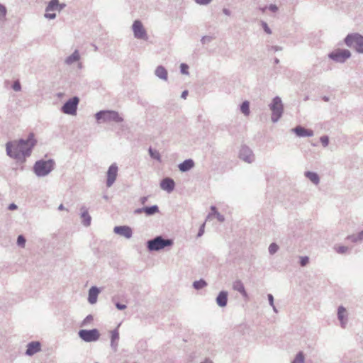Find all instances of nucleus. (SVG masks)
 Wrapping results in <instances>:
<instances>
[{
  "label": "nucleus",
  "mask_w": 363,
  "mask_h": 363,
  "mask_svg": "<svg viewBox=\"0 0 363 363\" xmlns=\"http://www.w3.org/2000/svg\"><path fill=\"white\" fill-rule=\"evenodd\" d=\"M37 143L35 135L30 133L26 139L9 141L6 144V151L9 157L20 162H24L26 158L31 155L32 150Z\"/></svg>",
  "instance_id": "nucleus-1"
},
{
  "label": "nucleus",
  "mask_w": 363,
  "mask_h": 363,
  "mask_svg": "<svg viewBox=\"0 0 363 363\" xmlns=\"http://www.w3.org/2000/svg\"><path fill=\"white\" fill-rule=\"evenodd\" d=\"M55 164V162L52 159L48 160H40L34 164L33 172L38 177H45L54 169Z\"/></svg>",
  "instance_id": "nucleus-2"
},
{
  "label": "nucleus",
  "mask_w": 363,
  "mask_h": 363,
  "mask_svg": "<svg viewBox=\"0 0 363 363\" xmlns=\"http://www.w3.org/2000/svg\"><path fill=\"white\" fill-rule=\"evenodd\" d=\"M147 248L149 251H160L166 247H169L173 245L172 239H164L162 236L158 235L153 239L147 240Z\"/></svg>",
  "instance_id": "nucleus-3"
},
{
  "label": "nucleus",
  "mask_w": 363,
  "mask_h": 363,
  "mask_svg": "<svg viewBox=\"0 0 363 363\" xmlns=\"http://www.w3.org/2000/svg\"><path fill=\"white\" fill-rule=\"evenodd\" d=\"M345 45L354 48L357 52L363 53V35L354 33L348 34L344 39Z\"/></svg>",
  "instance_id": "nucleus-4"
},
{
  "label": "nucleus",
  "mask_w": 363,
  "mask_h": 363,
  "mask_svg": "<svg viewBox=\"0 0 363 363\" xmlns=\"http://www.w3.org/2000/svg\"><path fill=\"white\" fill-rule=\"evenodd\" d=\"M95 118L98 123L101 121L104 122L114 121L116 123H121L123 118L119 115L118 112L111 110H103L95 114Z\"/></svg>",
  "instance_id": "nucleus-5"
},
{
  "label": "nucleus",
  "mask_w": 363,
  "mask_h": 363,
  "mask_svg": "<svg viewBox=\"0 0 363 363\" xmlns=\"http://www.w3.org/2000/svg\"><path fill=\"white\" fill-rule=\"evenodd\" d=\"M269 107L272 111V121L273 123L278 122L284 112V106L281 98L279 96H275L269 105Z\"/></svg>",
  "instance_id": "nucleus-6"
},
{
  "label": "nucleus",
  "mask_w": 363,
  "mask_h": 363,
  "mask_svg": "<svg viewBox=\"0 0 363 363\" xmlns=\"http://www.w3.org/2000/svg\"><path fill=\"white\" fill-rule=\"evenodd\" d=\"M79 337L86 342L97 341L100 337V333L98 329L91 330L82 329L78 332Z\"/></svg>",
  "instance_id": "nucleus-7"
},
{
  "label": "nucleus",
  "mask_w": 363,
  "mask_h": 363,
  "mask_svg": "<svg viewBox=\"0 0 363 363\" xmlns=\"http://www.w3.org/2000/svg\"><path fill=\"white\" fill-rule=\"evenodd\" d=\"M351 57V52L347 49H336L328 54V57L337 63H344Z\"/></svg>",
  "instance_id": "nucleus-8"
},
{
  "label": "nucleus",
  "mask_w": 363,
  "mask_h": 363,
  "mask_svg": "<svg viewBox=\"0 0 363 363\" xmlns=\"http://www.w3.org/2000/svg\"><path fill=\"white\" fill-rule=\"evenodd\" d=\"M79 99L77 96H73L68 99L62 106L61 111L68 115H76Z\"/></svg>",
  "instance_id": "nucleus-9"
},
{
  "label": "nucleus",
  "mask_w": 363,
  "mask_h": 363,
  "mask_svg": "<svg viewBox=\"0 0 363 363\" xmlns=\"http://www.w3.org/2000/svg\"><path fill=\"white\" fill-rule=\"evenodd\" d=\"M132 28L134 33V37L135 38L143 40L147 39L146 30H145L143 23L140 21H135L133 23Z\"/></svg>",
  "instance_id": "nucleus-10"
},
{
  "label": "nucleus",
  "mask_w": 363,
  "mask_h": 363,
  "mask_svg": "<svg viewBox=\"0 0 363 363\" xmlns=\"http://www.w3.org/2000/svg\"><path fill=\"white\" fill-rule=\"evenodd\" d=\"M239 157L240 160L247 163H252L255 160L252 150L246 145L241 146L239 152Z\"/></svg>",
  "instance_id": "nucleus-11"
},
{
  "label": "nucleus",
  "mask_w": 363,
  "mask_h": 363,
  "mask_svg": "<svg viewBox=\"0 0 363 363\" xmlns=\"http://www.w3.org/2000/svg\"><path fill=\"white\" fill-rule=\"evenodd\" d=\"M118 166L116 163L112 164L107 171L106 186L111 187L115 182L118 175Z\"/></svg>",
  "instance_id": "nucleus-12"
},
{
  "label": "nucleus",
  "mask_w": 363,
  "mask_h": 363,
  "mask_svg": "<svg viewBox=\"0 0 363 363\" xmlns=\"http://www.w3.org/2000/svg\"><path fill=\"white\" fill-rule=\"evenodd\" d=\"M113 232L116 234L120 235L127 239L130 238L133 235L132 228L128 225L116 226L113 228Z\"/></svg>",
  "instance_id": "nucleus-13"
},
{
  "label": "nucleus",
  "mask_w": 363,
  "mask_h": 363,
  "mask_svg": "<svg viewBox=\"0 0 363 363\" xmlns=\"http://www.w3.org/2000/svg\"><path fill=\"white\" fill-rule=\"evenodd\" d=\"M41 351V343L39 341H32L28 343L25 354L31 357Z\"/></svg>",
  "instance_id": "nucleus-14"
},
{
  "label": "nucleus",
  "mask_w": 363,
  "mask_h": 363,
  "mask_svg": "<svg viewBox=\"0 0 363 363\" xmlns=\"http://www.w3.org/2000/svg\"><path fill=\"white\" fill-rule=\"evenodd\" d=\"M291 131L298 137H312L314 134L312 130L306 129L301 125L296 126L291 129Z\"/></svg>",
  "instance_id": "nucleus-15"
},
{
  "label": "nucleus",
  "mask_w": 363,
  "mask_h": 363,
  "mask_svg": "<svg viewBox=\"0 0 363 363\" xmlns=\"http://www.w3.org/2000/svg\"><path fill=\"white\" fill-rule=\"evenodd\" d=\"M160 187L162 189L171 193L173 191L175 187V182L173 179L170 177H166L162 179L160 182Z\"/></svg>",
  "instance_id": "nucleus-16"
},
{
  "label": "nucleus",
  "mask_w": 363,
  "mask_h": 363,
  "mask_svg": "<svg viewBox=\"0 0 363 363\" xmlns=\"http://www.w3.org/2000/svg\"><path fill=\"white\" fill-rule=\"evenodd\" d=\"M337 318L340 322L341 328H345L347 323V313L346 308L342 306L337 308Z\"/></svg>",
  "instance_id": "nucleus-17"
},
{
  "label": "nucleus",
  "mask_w": 363,
  "mask_h": 363,
  "mask_svg": "<svg viewBox=\"0 0 363 363\" xmlns=\"http://www.w3.org/2000/svg\"><path fill=\"white\" fill-rule=\"evenodd\" d=\"M80 211H81L80 216H81V218L82 219V223L85 227L89 226L91 225V217L88 212V209L85 206H82L80 208Z\"/></svg>",
  "instance_id": "nucleus-18"
},
{
  "label": "nucleus",
  "mask_w": 363,
  "mask_h": 363,
  "mask_svg": "<svg viewBox=\"0 0 363 363\" xmlns=\"http://www.w3.org/2000/svg\"><path fill=\"white\" fill-rule=\"evenodd\" d=\"M228 293L226 291H221L216 298V303L220 307H225L228 303Z\"/></svg>",
  "instance_id": "nucleus-19"
},
{
  "label": "nucleus",
  "mask_w": 363,
  "mask_h": 363,
  "mask_svg": "<svg viewBox=\"0 0 363 363\" xmlns=\"http://www.w3.org/2000/svg\"><path fill=\"white\" fill-rule=\"evenodd\" d=\"M100 290L97 286H91L89 290L88 301L91 304H94L97 301V297Z\"/></svg>",
  "instance_id": "nucleus-20"
},
{
  "label": "nucleus",
  "mask_w": 363,
  "mask_h": 363,
  "mask_svg": "<svg viewBox=\"0 0 363 363\" xmlns=\"http://www.w3.org/2000/svg\"><path fill=\"white\" fill-rule=\"evenodd\" d=\"M194 162L192 159H186L178 165V168L182 172H186L194 167Z\"/></svg>",
  "instance_id": "nucleus-21"
},
{
  "label": "nucleus",
  "mask_w": 363,
  "mask_h": 363,
  "mask_svg": "<svg viewBox=\"0 0 363 363\" xmlns=\"http://www.w3.org/2000/svg\"><path fill=\"white\" fill-rule=\"evenodd\" d=\"M111 333V347L114 352H116L118 348V342L119 340V333L118 329H115L112 330Z\"/></svg>",
  "instance_id": "nucleus-22"
},
{
  "label": "nucleus",
  "mask_w": 363,
  "mask_h": 363,
  "mask_svg": "<svg viewBox=\"0 0 363 363\" xmlns=\"http://www.w3.org/2000/svg\"><path fill=\"white\" fill-rule=\"evenodd\" d=\"M155 74L160 79L164 81L167 80L168 73L165 67L162 65H159L157 67L155 71Z\"/></svg>",
  "instance_id": "nucleus-23"
},
{
  "label": "nucleus",
  "mask_w": 363,
  "mask_h": 363,
  "mask_svg": "<svg viewBox=\"0 0 363 363\" xmlns=\"http://www.w3.org/2000/svg\"><path fill=\"white\" fill-rule=\"evenodd\" d=\"M233 289L235 291L240 292L243 297H247V294L245 291L244 284L240 280H236L233 282Z\"/></svg>",
  "instance_id": "nucleus-24"
},
{
  "label": "nucleus",
  "mask_w": 363,
  "mask_h": 363,
  "mask_svg": "<svg viewBox=\"0 0 363 363\" xmlns=\"http://www.w3.org/2000/svg\"><path fill=\"white\" fill-rule=\"evenodd\" d=\"M304 175L306 178H308L313 184L318 185L320 182V177L316 172L306 171L304 173Z\"/></svg>",
  "instance_id": "nucleus-25"
},
{
  "label": "nucleus",
  "mask_w": 363,
  "mask_h": 363,
  "mask_svg": "<svg viewBox=\"0 0 363 363\" xmlns=\"http://www.w3.org/2000/svg\"><path fill=\"white\" fill-rule=\"evenodd\" d=\"M79 59H80V55H79V51L77 50H75L72 55H70L65 59V63L67 65H69L73 64L75 62L79 61Z\"/></svg>",
  "instance_id": "nucleus-26"
},
{
  "label": "nucleus",
  "mask_w": 363,
  "mask_h": 363,
  "mask_svg": "<svg viewBox=\"0 0 363 363\" xmlns=\"http://www.w3.org/2000/svg\"><path fill=\"white\" fill-rule=\"evenodd\" d=\"M144 213L147 216H153L157 213H159V207L157 205H153L151 206H144L143 207Z\"/></svg>",
  "instance_id": "nucleus-27"
},
{
  "label": "nucleus",
  "mask_w": 363,
  "mask_h": 363,
  "mask_svg": "<svg viewBox=\"0 0 363 363\" xmlns=\"http://www.w3.org/2000/svg\"><path fill=\"white\" fill-rule=\"evenodd\" d=\"M59 0H50L45 8L46 12L58 11Z\"/></svg>",
  "instance_id": "nucleus-28"
},
{
  "label": "nucleus",
  "mask_w": 363,
  "mask_h": 363,
  "mask_svg": "<svg viewBox=\"0 0 363 363\" xmlns=\"http://www.w3.org/2000/svg\"><path fill=\"white\" fill-rule=\"evenodd\" d=\"M240 111L245 116H248L250 113V102L248 101H243L240 106Z\"/></svg>",
  "instance_id": "nucleus-29"
},
{
  "label": "nucleus",
  "mask_w": 363,
  "mask_h": 363,
  "mask_svg": "<svg viewBox=\"0 0 363 363\" xmlns=\"http://www.w3.org/2000/svg\"><path fill=\"white\" fill-rule=\"evenodd\" d=\"M148 152H149L150 156L152 159H155L159 162L161 161V156H160V152L157 150L152 149V147H150L148 150Z\"/></svg>",
  "instance_id": "nucleus-30"
},
{
  "label": "nucleus",
  "mask_w": 363,
  "mask_h": 363,
  "mask_svg": "<svg viewBox=\"0 0 363 363\" xmlns=\"http://www.w3.org/2000/svg\"><path fill=\"white\" fill-rule=\"evenodd\" d=\"M207 285V283L205 280L203 279H200L199 281H195L194 283H193V286L195 289L196 290H199V289H203V287H205Z\"/></svg>",
  "instance_id": "nucleus-31"
},
{
  "label": "nucleus",
  "mask_w": 363,
  "mask_h": 363,
  "mask_svg": "<svg viewBox=\"0 0 363 363\" xmlns=\"http://www.w3.org/2000/svg\"><path fill=\"white\" fill-rule=\"evenodd\" d=\"M305 357L303 352H298L291 363H304Z\"/></svg>",
  "instance_id": "nucleus-32"
},
{
  "label": "nucleus",
  "mask_w": 363,
  "mask_h": 363,
  "mask_svg": "<svg viewBox=\"0 0 363 363\" xmlns=\"http://www.w3.org/2000/svg\"><path fill=\"white\" fill-rule=\"evenodd\" d=\"M26 240L23 235H19L17 238V245L23 248L26 245Z\"/></svg>",
  "instance_id": "nucleus-33"
},
{
  "label": "nucleus",
  "mask_w": 363,
  "mask_h": 363,
  "mask_svg": "<svg viewBox=\"0 0 363 363\" xmlns=\"http://www.w3.org/2000/svg\"><path fill=\"white\" fill-rule=\"evenodd\" d=\"M279 250V246L275 243L272 242L269 246V252L270 255L275 254Z\"/></svg>",
  "instance_id": "nucleus-34"
},
{
  "label": "nucleus",
  "mask_w": 363,
  "mask_h": 363,
  "mask_svg": "<svg viewBox=\"0 0 363 363\" xmlns=\"http://www.w3.org/2000/svg\"><path fill=\"white\" fill-rule=\"evenodd\" d=\"M94 318L92 315H88L82 322L81 326L84 327L86 326L88 324L91 323L93 320Z\"/></svg>",
  "instance_id": "nucleus-35"
},
{
  "label": "nucleus",
  "mask_w": 363,
  "mask_h": 363,
  "mask_svg": "<svg viewBox=\"0 0 363 363\" xmlns=\"http://www.w3.org/2000/svg\"><path fill=\"white\" fill-rule=\"evenodd\" d=\"M320 141L322 144V145L325 147L329 144V138L328 135H323L320 138Z\"/></svg>",
  "instance_id": "nucleus-36"
},
{
  "label": "nucleus",
  "mask_w": 363,
  "mask_h": 363,
  "mask_svg": "<svg viewBox=\"0 0 363 363\" xmlns=\"http://www.w3.org/2000/svg\"><path fill=\"white\" fill-rule=\"evenodd\" d=\"M357 236H358L357 234L350 235L347 236L346 240L351 241L352 242H354V243L360 242V240H359Z\"/></svg>",
  "instance_id": "nucleus-37"
},
{
  "label": "nucleus",
  "mask_w": 363,
  "mask_h": 363,
  "mask_svg": "<svg viewBox=\"0 0 363 363\" xmlns=\"http://www.w3.org/2000/svg\"><path fill=\"white\" fill-rule=\"evenodd\" d=\"M12 89L16 91H20L21 90V85L18 80H16L13 82Z\"/></svg>",
  "instance_id": "nucleus-38"
},
{
  "label": "nucleus",
  "mask_w": 363,
  "mask_h": 363,
  "mask_svg": "<svg viewBox=\"0 0 363 363\" xmlns=\"http://www.w3.org/2000/svg\"><path fill=\"white\" fill-rule=\"evenodd\" d=\"M189 66L185 63H182L180 65V72L184 74H188Z\"/></svg>",
  "instance_id": "nucleus-39"
},
{
  "label": "nucleus",
  "mask_w": 363,
  "mask_h": 363,
  "mask_svg": "<svg viewBox=\"0 0 363 363\" xmlns=\"http://www.w3.org/2000/svg\"><path fill=\"white\" fill-rule=\"evenodd\" d=\"M7 13L6 6L0 4V18H5Z\"/></svg>",
  "instance_id": "nucleus-40"
},
{
  "label": "nucleus",
  "mask_w": 363,
  "mask_h": 363,
  "mask_svg": "<svg viewBox=\"0 0 363 363\" xmlns=\"http://www.w3.org/2000/svg\"><path fill=\"white\" fill-rule=\"evenodd\" d=\"M261 26H262L263 30H264V32H266L267 34H271L272 33V30L268 26V25H267V23L266 22L261 21Z\"/></svg>",
  "instance_id": "nucleus-41"
},
{
  "label": "nucleus",
  "mask_w": 363,
  "mask_h": 363,
  "mask_svg": "<svg viewBox=\"0 0 363 363\" xmlns=\"http://www.w3.org/2000/svg\"><path fill=\"white\" fill-rule=\"evenodd\" d=\"M309 262V258L307 256L300 257V265L305 267Z\"/></svg>",
  "instance_id": "nucleus-42"
},
{
  "label": "nucleus",
  "mask_w": 363,
  "mask_h": 363,
  "mask_svg": "<svg viewBox=\"0 0 363 363\" xmlns=\"http://www.w3.org/2000/svg\"><path fill=\"white\" fill-rule=\"evenodd\" d=\"M347 250H348V247L346 246H339L336 249V252L339 254H344L347 251Z\"/></svg>",
  "instance_id": "nucleus-43"
},
{
  "label": "nucleus",
  "mask_w": 363,
  "mask_h": 363,
  "mask_svg": "<svg viewBox=\"0 0 363 363\" xmlns=\"http://www.w3.org/2000/svg\"><path fill=\"white\" fill-rule=\"evenodd\" d=\"M267 9L272 13H276L278 11L279 8L276 4H270L269 6H267Z\"/></svg>",
  "instance_id": "nucleus-44"
},
{
  "label": "nucleus",
  "mask_w": 363,
  "mask_h": 363,
  "mask_svg": "<svg viewBox=\"0 0 363 363\" xmlns=\"http://www.w3.org/2000/svg\"><path fill=\"white\" fill-rule=\"evenodd\" d=\"M213 40L211 36H203L201 39V42L202 44H206L210 43Z\"/></svg>",
  "instance_id": "nucleus-45"
},
{
  "label": "nucleus",
  "mask_w": 363,
  "mask_h": 363,
  "mask_svg": "<svg viewBox=\"0 0 363 363\" xmlns=\"http://www.w3.org/2000/svg\"><path fill=\"white\" fill-rule=\"evenodd\" d=\"M194 1L197 4H199V5H208L212 1V0H194Z\"/></svg>",
  "instance_id": "nucleus-46"
},
{
  "label": "nucleus",
  "mask_w": 363,
  "mask_h": 363,
  "mask_svg": "<svg viewBox=\"0 0 363 363\" xmlns=\"http://www.w3.org/2000/svg\"><path fill=\"white\" fill-rule=\"evenodd\" d=\"M115 306L117 309L122 311L127 308V306L125 304L121 303L119 302H115Z\"/></svg>",
  "instance_id": "nucleus-47"
},
{
  "label": "nucleus",
  "mask_w": 363,
  "mask_h": 363,
  "mask_svg": "<svg viewBox=\"0 0 363 363\" xmlns=\"http://www.w3.org/2000/svg\"><path fill=\"white\" fill-rule=\"evenodd\" d=\"M45 18L48 19H55L56 18L55 13L46 12L44 15Z\"/></svg>",
  "instance_id": "nucleus-48"
},
{
  "label": "nucleus",
  "mask_w": 363,
  "mask_h": 363,
  "mask_svg": "<svg viewBox=\"0 0 363 363\" xmlns=\"http://www.w3.org/2000/svg\"><path fill=\"white\" fill-rule=\"evenodd\" d=\"M204 228H205V223H203L200 226V228L199 229L198 234H197V237H201V236H202L203 235V233H204Z\"/></svg>",
  "instance_id": "nucleus-49"
},
{
  "label": "nucleus",
  "mask_w": 363,
  "mask_h": 363,
  "mask_svg": "<svg viewBox=\"0 0 363 363\" xmlns=\"http://www.w3.org/2000/svg\"><path fill=\"white\" fill-rule=\"evenodd\" d=\"M215 216L216 217L218 220L220 221V222H223L225 220L224 216L220 214L219 212H216V213L215 214Z\"/></svg>",
  "instance_id": "nucleus-50"
},
{
  "label": "nucleus",
  "mask_w": 363,
  "mask_h": 363,
  "mask_svg": "<svg viewBox=\"0 0 363 363\" xmlns=\"http://www.w3.org/2000/svg\"><path fill=\"white\" fill-rule=\"evenodd\" d=\"M211 212L208 215V217L207 218H209L211 216H212L213 215L215 216V214L216 213V212H218L216 206H212L211 207Z\"/></svg>",
  "instance_id": "nucleus-51"
},
{
  "label": "nucleus",
  "mask_w": 363,
  "mask_h": 363,
  "mask_svg": "<svg viewBox=\"0 0 363 363\" xmlns=\"http://www.w3.org/2000/svg\"><path fill=\"white\" fill-rule=\"evenodd\" d=\"M267 298H268V301H269V303L270 306H273L274 305V296H272V294H269L267 295Z\"/></svg>",
  "instance_id": "nucleus-52"
},
{
  "label": "nucleus",
  "mask_w": 363,
  "mask_h": 363,
  "mask_svg": "<svg viewBox=\"0 0 363 363\" xmlns=\"http://www.w3.org/2000/svg\"><path fill=\"white\" fill-rule=\"evenodd\" d=\"M17 208H18L17 205H16L15 203H11L9 206L8 209L10 210V211H13V210L17 209Z\"/></svg>",
  "instance_id": "nucleus-53"
},
{
  "label": "nucleus",
  "mask_w": 363,
  "mask_h": 363,
  "mask_svg": "<svg viewBox=\"0 0 363 363\" xmlns=\"http://www.w3.org/2000/svg\"><path fill=\"white\" fill-rule=\"evenodd\" d=\"M148 199V196H143L140 199L141 204L144 205Z\"/></svg>",
  "instance_id": "nucleus-54"
},
{
  "label": "nucleus",
  "mask_w": 363,
  "mask_h": 363,
  "mask_svg": "<svg viewBox=\"0 0 363 363\" xmlns=\"http://www.w3.org/2000/svg\"><path fill=\"white\" fill-rule=\"evenodd\" d=\"M223 13L226 16L231 15V11L228 9H226V8L223 9Z\"/></svg>",
  "instance_id": "nucleus-55"
},
{
  "label": "nucleus",
  "mask_w": 363,
  "mask_h": 363,
  "mask_svg": "<svg viewBox=\"0 0 363 363\" xmlns=\"http://www.w3.org/2000/svg\"><path fill=\"white\" fill-rule=\"evenodd\" d=\"M142 213H144L143 207L137 208L134 211L135 214H140Z\"/></svg>",
  "instance_id": "nucleus-56"
},
{
  "label": "nucleus",
  "mask_w": 363,
  "mask_h": 363,
  "mask_svg": "<svg viewBox=\"0 0 363 363\" xmlns=\"http://www.w3.org/2000/svg\"><path fill=\"white\" fill-rule=\"evenodd\" d=\"M271 49L274 50V51H281V50H282V48L280 47V46H277V45L272 46Z\"/></svg>",
  "instance_id": "nucleus-57"
},
{
  "label": "nucleus",
  "mask_w": 363,
  "mask_h": 363,
  "mask_svg": "<svg viewBox=\"0 0 363 363\" xmlns=\"http://www.w3.org/2000/svg\"><path fill=\"white\" fill-rule=\"evenodd\" d=\"M188 94H189L188 91L187 90H184V91H182L181 97L182 99H186Z\"/></svg>",
  "instance_id": "nucleus-58"
},
{
  "label": "nucleus",
  "mask_w": 363,
  "mask_h": 363,
  "mask_svg": "<svg viewBox=\"0 0 363 363\" xmlns=\"http://www.w3.org/2000/svg\"><path fill=\"white\" fill-rule=\"evenodd\" d=\"M357 235H358L357 238H359L360 242L362 241L363 240V230L358 233Z\"/></svg>",
  "instance_id": "nucleus-59"
},
{
  "label": "nucleus",
  "mask_w": 363,
  "mask_h": 363,
  "mask_svg": "<svg viewBox=\"0 0 363 363\" xmlns=\"http://www.w3.org/2000/svg\"><path fill=\"white\" fill-rule=\"evenodd\" d=\"M65 7H66V4H60V3H59L58 11H62V9H64Z\"/></svg>",
  "instance_id": "nucleus-60"
},
{
  "label": "nucleus",
  "mask_w": 363,
  "mask_h": 363,
  "mask_svg": "<svg viewBox=\"0 0 363 363\" xmlns=\"http://www.w3.org/2000/svg\"><path fill=\"white\" fill-rule=\"evenodd\" d=\"M259 10L262 13H265L266 10L267 9V6H263V7H261L259 6Z\"/></svg>",
  "instance_id": "nucleus-61"
},
{
  "label": "nucleus",
  "mask_w": 363,
  "mask_h": 363,
  "mask_svg": "<svg viewBox=\"0 0 363 363\" xmlns=\"http://www.w3.org/2000/svg\"><path fill=\"white\" fill-rule=\"evenodd\" d=\"M329 99H329V97H328V96H324L323 97V100L324 101L328 102V101H329Z\"/></svg>",
  "instance_id": "nucleus-62"
},
{
  "label": "nucleus",
  "mask_w": 363,
  "mask_h": 363,
  "mask_svg": "<svg viewBox=\"0 0 363 363\" xmlns=\"http://www.w3.org/2000/svg\"><path fill=\"white\" fill-rule=\"evenodd\" d=\"M64 209H65V207H64L63 204H60L58 206V210L62 211V210H64Z\"/></svg>",
  "instance_id": "nucleus-63"
},
{
  "label": "nucleus",
  "mask_w": 363,
  "mask_h": 363,
  "mask_svg": "<svg viewBox=\"0 0 363 363\" xmlns=\"http://www.w3.org/2000/svg\"><path fill=\"white\" fill-rule=\"evenodd\" d=\"M201 363H213L212 361L211 360H208V359H206L205 361L201 362Z\"/></svg>",
  "instance_id": "nucleus-64"
}]
</instances>
